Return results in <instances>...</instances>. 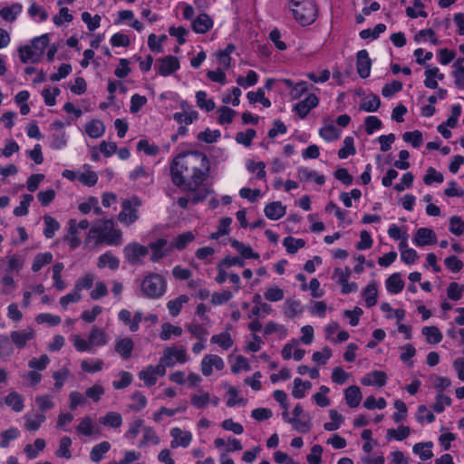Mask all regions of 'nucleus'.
<instances>
[{"label": "nucleus", "instance_id": "nucleus-27", "mask_svg": "<svg viewBox=\"0 0 464 464\" xmlns=\"http://www.w3.org/2000/svg\"><path fill=\"white\" fill-rule=\"evenodd\" d=\"M7 406L19 412L24 409V398L16 392H11L5 400Z\"/></svg>", "mask_w": 464, "mask_h": 464}, {"label": "nucleus", "instance_id": "nucleus-53", "mask_svg": "<svg viewBox=\"0 0 464 464\" xmlns=\"http://www.w3.org/2000/svg\"><path fill=\"white\" fill-rule=\"evenodd\" d=\"M264 333L266 335H270L274 333H278L280 338H285L287 334V331L284 325L278 324L273 321L268 322L265 325Z\"/></svg>", "mask_w": 464, "mask_h": 464}, {"label": "nucleus", "instance_id": "nucleus-46", "mask_svg": "<svg viewBox=\"0 0 464 464\" xmlns=\"http://www.w3.org/2000/svg\"><path fill=\"white\" fill-rule=\"evenodd\" d=\"M148 443H152L154 445H158L160 443V437L157 435L156 431L150 427L143 428V439L140 442V447H143Z\"/></svg>", "mask_w": 464, "mask_h": 464}, {"label": "nucleus", "instance_id": "nucleus-10", "mask_svg": "<svg viewBox=\"0 0 464 464\" xmlns=\"http://www.w3.org/2000/svg\"><path fill=\"white\" fill-rule=\"evenodd\" d=\"M224 365L223 360L218 355L207 354L201 362V371L205 376H209L213 372L212 367L220 371L224 368Z\"/></svg>", "mask_w": 464, "mask_h": 464}, {"label": "nucleus", "instance_id": "nucleus-60", "mask_svg": "<svg viewBox=\"0 0 464 464\" xmlns=\"http://www.w3.org/2000/svg\"><path fill=\"white\" fill-rule=\"evenodd\" d=\"M450 231L456 235L460 236L464 233V221L458 216H453L450 219Z\"/></svg>", "mask_w": 464, "mask_h": 464}, {"label": "nucleus", "instance_id": "nucleus-31", "mask_svg": "<svg viewBox=\"0 0 464 464\" xmlns=\"http://www.w3.org/2000/svg\"><path fill=\"white\" fill-rule=\"evenodd\" d=\"M189 300L188 296L186 295H179V297L170 300L167 303V307L173 316H177L181 309L184 304L188 303Z\"/></svg>", "mask_w": 464, "mask_h": 464}, {"label": "nucleus", "instance_id": "nucleus-12", "mask_svg": "<svg viewBox=\"0 0 464 464\" xmlns=\"http://www.w3.org/2000/svg\"><path fill=\"white\" fill-rule=\"evenodd\" d=\"M356 68L357 72L362 78H367L370 75L372 61L369 58L366 50H361L357 53Z\"/></svg>", "mask_w": 464, "mask_h": 464}, {"label": "nucleus", "instance_id": "nucleus-9", "mask_svg": "<svg viewBox=\"0 0 464 464\" xmlns=\"http://www.w3.org/2000/svg\"><path fill=\"white\" fill-rule=\"evenodd\" d=\"M34 331L31 327L23 330L13 331L10 334V339L14 345L18 349H23L28 341L34 338Z\"/></svg>", "mask_w": 464, "mask_h": 464}, {"label": "nucleus", "instance_id": "nucleus-39", "mask_svg": "<svg viewBox=\"0 0 464 464\" xmlns=\"http://www.w3.org/2000/svg\"><path fill=\"white\" fill-rule=\"evenodd\" d=\"M194 239H195V236L192 232H186V233L180 234L171 243L170 249L172 247H174L179 250H183L184 248H186L188 244L192 242Z\"/></svg>", "mask_w": 464, "mask_h": 464}, {"label": "nucleus", "instance_id": "nucleus-5", "mask_svg": "<svg viewBox=\"0 0 464 464\" xmlns=\"http://www.w3.org/2000/svg\"><path fill=\"white\" fill-rule=\"evenodd\" d=\"M140 287L146 297L159 298L165 293L167 283L160 275L150 274L142 280Z\"/></svg>", "mask_w": 464, "mask_h": 464}, {"label": "nucleus", "instance_id": "nucleus-63", "mask_svg": "<svg viewBox=\"0 0 464 464\" xmlns=\"http://www.w3.org/2000/svg\"><path fill=\"white\" fill-rule=\"evenodd\" d=\"M256 132L254 129H248L245 132H238L236 136V140L247 147L250 146L252 140L256 137Z\"/></svg>", "mask_w": 464, "mask_h": 464}, {"label": "nucleus", "instance_id": "nucleus-36", "mask_svg": "<svg viewBox=\"0 0 464 464\" xmlns=\"http://www.w3.org/2000/svg\"><path fill=\"white\" fill-rule=\"evenodd\" d=\"M283 245L286 248V251L289 254H295L298 251V249L304 246L305 242L302 238H295L293 237H286L283 240Z\"/></svg>", "mask_w": 464, "mask_h": 464}, {"label": "nucleus", "instance_id": "nucleus-23", "mask_svg": "<svg viewBox=\"0 0 464 464\" xmlns=\"http://www.w3.org/2000/svg\"><path fill=\"white\" fill-rule=\"evenodd\" d=\"M291 424L298 432L307 433L311 430V417L306 414L298 418H292Z\"/></svg>", "mask_w": 464, "mask_h": 464}, {"label": "nucleus", "instance_id": "nucleus-20", "mask_svg": "<svg viewBox=\"0 0 464 464\" xmlns=\"http://www.w3.org/2000/svg\"><path fill=\"white\" fill-rule=\"evenodd\" d=\"M345 401L346 403L352 407H357L362 401V392L358 386H350L345 390Z\"/></svg>", "mask_w": 464, "mask_h": 464}, {"label": "nucleus", "instance_id": "nucleus-3", "mask_svg": "<svg viewBox=\"0 0 464 464\" xmlns=\"http://www.w3.org/2000/svg\"><path fill=\"white\" fill-rule=\"evenodd\" d=\"M291 11L303 26L313 24L317 17V6L314 0H291Z\"/></svg>", "mask_w": 464, "mask_h": 464}, {"label": "nucleus", "instance_id": "nucleus-62", "mask_svg": "<svg viewBox=\"0 0 464 464\" xmlns=\"http://www.w3.org/2000/svg\"><path fill=\"white\" fill-rule=\"evenodd\" d=\"M464 286H460L458 283L452 282L449 285L447 294L450 299L458 301L462 297Z\"/></svg>", "mask_w": 464, "mask_h": 464}, {"label": "nucleus", "instance_id": "nucleus-24", "mask_svg": "<svg viewBox=\"0 0 464 464\" xmlns=\"http://www.w3.org/2000/svg\"><path fill=\"white\" fill-rule=\"evenodd\" d=\"M381 105V100L376 94H370L362 100L360 109L365 111H376Z\"/></svg>", "mask_w": 464, "mask_h": 464}, {"label": "nucleus", "instance_id": "nucleus-4", "mask_svg": "<svg viewBox=\"0 0 464 464\" xmlns=\"http://www.w3.org/2000/svg\"><path fill=\"white\" fill-rule=\"evenodd\" d=\"M49 44L47 34L36 37L32 41L31 45L21 46L18 49L19 58L22 63H37L40 61L45 48Z\"/></svg>", "mask_w": 464, "mask_h": 464}, {"label": "nucleus", "instance_id": "nucleus-34", "mask_svg": "<svg viewBox=\"0 0 464 464\" xmlns=\"http://www.w3.org/2000/svg\"><path fill=\"white\" fill-rule=\"evenodd\" d=\"M72 445V440L70 437L64 436L60 440L59 448L55 451V455L58 458H64L70 459L72 458V452L70 447Z\"/></svg>", "mask_w": 464, "mask_h": 464}, {"label": "nucleus", "instance_id": "nucleus-29", "mask_svg": "<svg viewBox=\"0 0 464 464\" xmlns=\"http://www.w3.org/2000/svg\"><path fill=\"white\" fill-rule=\"evenodd\" d=\"M105 130L103 123L99 120H93L85 125V131L91 138L101 137Z\"/></svg>", "mask_w": 464, "mask_h": 464}, {"label": "nucleus", "instance_id": "nucleus-52", "mask_svg": "<svg viewBox=\"0 0 464 464\" xmlns=\"http://www.w3.org/2000/svg\"><path fill=\"white\" fill-rule=\"evenodd\" d=\"M130 178L133 180L143 179L145 184H150L152 182V178L149 171L143 167H137L130 175Z\"/></svg>", "mask_w": 464, "mask_h": 464}, {"label": "nucleus", "instance_id": "nucleus-55", "mask_svg": "<svg viewBox=\"0 0 464 464\" xmlns=\"http://www.w3.org/2000/svg\"><path fill=\"white\" fill-rule=\"evenodd\" d=\"M410 428L408 426H400L397 430L389 429L387 430V436L389 439H395L397 440H402L410 435Z\"/></svg>", "mask_w": 464, "mask_h": 464}, {"label": "nucleus", "instance_id": "nucleus-48", "mask_svg": "<svg viewBox=\"0 0 464 464\" xmlns=\"http://www.w3.org/2000/svg\"><path fill=\"white\" fill-rule=\"evenodd\" d=\"M402 139L405 142H410L414 148H419L423 143L422 133L420 130L407 131Z\"/></svg>", "mask_w": 464, "mask_h": 464}, {"label": "nucleus", "instance_id": "nucleus-51", "mask_svg": "<svg viewBox=\"0 0 464 464\" xmlns=\"http://www.w3.org/2000/svg\"><path fill=\"white\" fill-rule=\"evenodd\" d=\"M320 136L325 140L332 141L340 137V130L334 125H327L320 130Z\"/></svg>", "mask_w": 464, "mask_h": 464}, {"label": "nucleus", "instance_id": "nucleus-7", "mask_svg": "<svg viewBox=\"0 0 464 464\" xmlns=\"http://www.w3.org/2000/svg\"><path fill=\"white\" fill-rule=\"evenodd\" d=\"M123 254L126 261L133 266L141 263L142 258L149 254V250L147 246L130 243L124 246Z\"/></svg>", "mask_w": 464, "mask_h": 464}, {"label": "nucleus", "instance_id": "nucleus-57", "mask_svg": "<svg viewBox=\"0 0 464 464\" xmlns=\"http://www.w3.org/2000/svg\"><path fill=\"white\" fill-rule=\"evenodd\" d=\"M14 352L12 340L7 336L0 337V357H9Z\"/></svg>", "mask_w": 464, "mask_h": 464}, {"label": "nucleus", "instance_id": "nucleus-37", "mask_svg": "<svg viewBox=\"0 0 464 464\" xmlns=\"http://www.w3.org/2000/svg\"><path fill=\"white\" fill-rule=\"evenodd\" d=\"M198 117V113L196 111H184L181 112H176L173 114V119L182 124H191Z\"/></svg>", "mask_w": 464, "mask_h": 464}, {"label": "nucleus", "instance_id": "nucleus-33", "mask_svg": "<svg viewBox=\"0 0 464 464\" xmlns=\"http://www.w3.org/2000/svg\"><path fill=\"white\" fill-rule=\"evenodd\" d=\"M231 246L234 248H236L244 258H252V259L259 258V255L257 253H255L250 246H246L245 244H243L236 239L231 240Z\"/></svg>", "mask_w": 464, "mask_h": 464}, {"label": "nucleus", "instance_id": "nucleus-14", "mask_svg": "<svg viewBox=\"0 0 464 464\" xmlns=\"http://www.w3.org/2000/svg\"><path fill=\"white\" fill-rule=\"evenodd\" d=\"M182 188L188 192L189 201L194 205L204 201L208 195V189L206 188H201V185H197L194 187L191 185H186L183 186Z\"/></svg>", "mask_w": 464, "mask_h": 464}, {"label": "nucleus", "instance_id": "nucleus-6", "mask_svg": "<svg viewBox=\"0 0 464 464\" xmlns=\"http://www.w3.org/2000/svg\"><path fill=\"white\" fill-rule=\"evenodd\" d=\"M140 204L141 202L138 198L123 200L122 210L120 212L118 219L126 226L134 223L139 218L137 208Z\"/></svg>", "mask_w": 464, "mask_h": 464}, {"label": "nucleus", "instance_id": "nucleus-1", "mask_svg": "<svg viewBox=\"0 0 464 464\" xmlns=\"http://www.w3.org/2000/svg\"><path fill=\"white\" fill-rule=\"evenodd\" d=\"M209 168V160L202 152L180 154L170 164L171 180L179 188L202 185L208 176Z\"/></svg>", "mask_w": 464, "mask_h": 464}, {"label": "nucleus", "instance_id": "nucleus-47", "mask_svg": "<svg viewBox=\"0 0 464 464\" xmlns=\"http://www.w3.org/2000/svg\"><path fill=\"white\" fill-rule=\"evenodd\" d=\"M24 419L26 420L25 429L29 431L37 430L46 420L45 415L40 413L36 414L33 419L28 416H24Z\"/></svg>", "mask_w": 464, "mask_h": 464}, {"label": "nucleus", "instance_id": "nucleus-16", "mask_svg": "<svg viewBox=\"0 0 464 464\" xmlns=\"http://www.w3.org/2000/svg\"><path fill=\"white\" fill-rule=\"evenodd\" d=\"M437 242L436 234L432 229L421 227L416 232L414 243L417 246H422L426 245L435 244Z\"/></svg>", "mask_w": 464, "mask_h": 464}, {"label": "nucleus", "instance_id": "nucleus-22", "mask_svg": "<svg viewBox=\"0 0 464 464\" xmlns=\"http://www.w3.org/2000/svg\"><path fill=\"white\" fill-rule=\"evenodd\" d=\"M99 422L111 428H119L122 424V417L119 412L109 411L99 419Z\"/></svg>", "mask_w": 464, "mask_h": 464}, {"label": "nucleus", "instance_id": "nucleus-17", "mask_svg": "<svg viewBox=\"0 0 464 464\" xmlns=\"http://www.w3.org/2000/svg\"><path fill=\"white\" fill-rule=\"evenodd\" d=\"M191 26L197 34H205L213 26V21L208 14L203 13L192 21Z\"/></svg>", "mask_w": 464, "mask_h": 464}, {"label": "nucleus", "instance_id": "nucleus-44", "mask_svg": "<svg viewBox=\"0 0 464 464\" xmlns=\"http://www.w3.org/2000/svg\"><path fill=\"white\" fill-rule=\"evenodd\" d=\"M34 197L31 194H24L22 196V200L19 206L14 209V214L16 217H23L28 214V208L33 201Z\"/></svg>", "mask_w": 464, "mask_h": 464}, {"label": "nucleus", "instance_id": "nucleus-59", "mask_svg": "<svg viewBox=\"0 0 464 464\" xmlns=\"http://www.w3.org/2000/svg\"><path fill=\"white\" fill-rule=\"evenodd\" d=\"M19 435V430L16 428H10L1 433L2 440L0 441L1 448H6L10 440H15Z\"/></svg>", "mask_w": 464, "mask_h": 464}, {"label": "nucleus", "instance_id": "nucleus-2", "mask_svg": "<svg viewBox=\"0 0 464 464\" xmlns=\"http://www.w3.org/2000/svg\"><path fill=\"white\" fill-rule=\"evenodd\" d=\"M94 240L95 245L105 243L110 246H119L122 241V233L120 229L114 228L111 219L97 221L89 230L85 238V244Z\"/></svg>", "mask_w": 464, "mask_h": 464}, {"label": "nucleus", "instance_id": "nucleus-54", "mask_svg": "<svg viewBox=\"0 0 464 464\" xmlns=\"http://www.w3.org/2000/svg\"><path fill=\"white\" fill-rule=\"evenodd\" d=\"M78 433L84 436H91L93 433L92 420L89 416L84 417L76 427Z\"/></svg>", "mask_w": 464, "mask_h": 464}, {"label": "nucleus", "instance_id": "nucleus-18", "mask_svg": "<svg viewBox=\"0 0 464 464\" xmlns=\"http://www.w3.org/2000/svg\"><path fill=\"white\" fill-rule=\"evenodd\" d=\"M265 215L271 220H277L285 214V207L280 201L267 204L264 209Z\"/></svg>", "mask_w": 464, "mask_h": 464}, {"label": "nucleus", "instance_id": "nucleus-50", "mask_svg": "<svg viewBox=\"0 0 464 464\" xmlns=\"http://www.w3.org/2000/svg\"><path fill=\"white\" fill-rule=\"evenodd\" d=\"M211 343L218 344L225 350L230 348L233 344V341L228 333L225 332L220 334H216L211 337Z\"/></svg>", "mask_w": 464, "mask_h": 464}, {"label": "nucleus", "instance_id": "nucleus-19", "mask_svg": "<svg viewBox=\"0 0 464 464\" xmlns=\"http://www.w3.org/2000/svg\"><path fill=\"white\" fill-rule=\"evenodd\" d=\"M134 343L130 338H122L116 342L115 351L125 360L131 356Z\"/></svg>", "mask_w": 464, "mask_h": 464}, {"label": "nucleus", "instance_id": "nucleus-42", "mask_svg": "<svg viewBox=\"0 0 464 464\" xmlns=\"http://www.w3.org/2000/svg\"><path fill=\"white\" fill-rule=\"evenodd\" d=\"M363 297L367 307H372L377 303V287L376 284H369L363 291Z\"/></svg>", "mask_w": 464, "mask_h": 464}, {"label": "nucleus", "instance_id": "nucleus-13", "mask_svg": "<svg viewBox=\"0 0 464 464\" xmlns=\"http://www.w3.org/2000/svg\"><path fill=\"white\" fill-rule=\"evenodd\" d=\"M158 62V72L162 76H168L179 68V60L172 55H168L162 59H159Z\"/></svg>", "mask_w": 464, "mask_h": 464}, {"label": "nucleus", "instance_id": "nucleus-15", "mask_svg": "<svg viewBox=\"0 0 464 464\" xmlns=\"http://www.w3.org/2000/svg\"><path fill=\"white\" fill-rule=\"evenodd\" d=\"M318 98L315 94H309L304 100L295 106V110L301 118H304L312 109L318 105Z\"/></svg>", "mask_w": 464, "mask_h": 464}, {"label": "nucleus", "instance_id": "nucleus-49", "mask_svg": "<svg viewBox=\"0 0 464 464\" xmlns=\"http://www.w3.org/2000/svg\"><path fill=\"white\" fill-rule=\"evenodd\" d=\"M232 222L230 218H222L219 221L218 230L210 235L211 239H218V237L228 234L229 226Z\"/></svg>", "mask_w": 464, "mask_h": 464}, {"label": "nucleus", "instance_id": "nucleus-28", "mask_svg": "<svg viewBox=\"0 0 464 464\" xmlns=\"http://www.w3.org/2000/svg\"><path fill=\"white\" fill-rule=\"evenodd\" d=\"M426 340L430 344L439 343L442 340V334L437 326H425L421 330Z\"/></svg>", "mask_w": 464, "mask_h": 464}, {"label": "nucleus", "instance_id": "nucleus-61", "mask_svg": "<svg viewBox=\"0 0 464 464\" xmlns=\"http://www.w3.org/2000/svg\"><path fill=\"white\" fill-rule=\"evenodd\" d=\"M187 329L199 341H205V336L208 334V330L198 324H189L187 325Z\"/></svg>", "mask_w": 464, "mask_h": 464}, {"label": "nucleus", "instance_id": "nucleus-21", "mask_svg": "<svg viewBox=\"0 0 464 464\" xmlns=\"http://www.w3.org/2000/svg\"><path fill=\"white\" fill-rule=\"evenodd\" d=\"M64 240L69 243L72 249H75L81 245V239L77 236V222L75 219H70L68 235L64 237Z\"/></svg>", "mask_w": 464, "mask_h": 464}, {"label": "nucleus", "instance_id": "nucleus-11", "mask_svg": "<svg viewBox=\"0 0 464 464\" xmlns=\"http://www.w3.org/2000/svg\"><path fill=\"white\" fill-rule=\"evenodd\" d=\"M168 241L165 238H160L154 242H150L149 244L148 250L150 249L152 251V255L150 256V260L152 262H158L161 258H163L169 251H170V247L167 248Z\"/></svg>", "mask_w": 464, "mask_h": 464}, {"label": "nucleus", "instance_id": "nucleus-43", "mask_svg": "<svg viewBox=\"0 0 464 464\" xmlns=\"http://www.w3.org/2000/svg\"><path fill=\"white\" fill-rule=\"evenodd\" d=\"M53 261V255L50 252L37 254L32 265V270L38 272L41 268Z\"/></svg>", "mask_w": 464, "mask_h": 464}, {"label": "nucleus", "instance_id": "nucleus-58", "mask_svg": "<svg viewBox=\"0 0 464 464\" xmlns=\"http://www.w3.org/2000/svg\"><path fill=\"white\" fill-rule=\"evenodd\" d=\"M300 303L295 300H286L285 303V314L293 318L301 313Z\"/></svg>", "mask_w": 464, "mask_h": 464}, {"label": "nucleus", "instance_id": "nucleus-56", "mask_svg": "<svg viewBox=\"0 0 464 464\" xmlns=\"http://www.w3.org/2000/svg\"><path fill=\"white\" fill-rule=\"evenodd\" d=\"M343 144L344 146L338 151V157L340 159H346L349 155L355 154L353 139L352 137H346L343 140Z\"/></svg>", "mask_w": 464, "mask_h": 464}, {"label": "nucleus", "instance_id": "nucleus-64", "mask_svg": "<svg viewBox=\"0 0 464 464\" xmlns=\"http://www.w3.org/2000/svg\"><path fill=\"white\" fill-rule=\"evenodd\" d=\"M453 76L455 78V84L457 87L464 89V66L462 64L454 63Z\"/></svg>", "mask_w": 464, "mask_h": 464}, {"label": "nucleus", "instance_id": "nucleus-40", "mask_svg": "<svg viewBox=\"0 0 464 464\" xmlns=\"http://www.w3.org/2000/svg\"><path fill=\"white\" fill-rule=\"evenodd\" d=\"M89 342L92 346L104 345L107 342L105 333L98 327L93 326L89 334Z\"/></svg>", "mask_w": 464, "mask_h": 464}, {"label": "nucleus", "instance_id": "nucleus-32", "mask_svg": "<svg viewBox=\"0 0 464 464\" xmlns=\"http://www.w3.org/2000/svg\"><path fill=\"white\" fill-rule=\"evenodd\" d=\"M106 266L111 270H116L120 266V260L111 253H105L99 257L98 267L103 268Z\"/></svg>", "mask_w": 464, "mask_h": 464}, {"label": "nucleus", "instance_id": "nucleus-30", "mask_svg": "<svg viewBox=\"0 0 464 464\" xmlns=\"http://www.w3.org/2000/svg\"><path fill=\"white\" fill-rule=\"evenodd\" d=\"M431 447L432 442H419L413 446L412 450L415 454H418L420 456V459L421 460H428L433 457V453L430 450Z\"/></svg>", "mask_w": 464, "mask_h": 464}, {"label": "nucleus", "instance_id": "nucleus-26", "mask_svg": "<svg viewBox=\"0 0 464 464\" xmlns=\"http://www.w3.org/2000/svg\"><path fill=\"white\" fill-rule=\"evenodd\" d=\"M111 449V444L108 441H102L95 445L91 452L90 458L93 462H99L103 459V455L107 453Z\"/></svg>", "mask_w": 464, "mask_h": 464}, {"label": "nucleus", "instance_id": "nucleus-35", "mask_svg": "<svg viewBox=\"0 0 464 464\" xmlns=\"http://www.w3.org/2000/svg\"><path fill=\"white\" fill-rule=\"evenodd\" d=\"M180 336L182 334V328L179 326L172 325L169 323H164L161 325V333L160 337L163 341L170 339L171 335Z\"/></svg>", "mask_w": 464, "mask_h": 464}, {"label": "nucleus", "instance_id": "nucleus-25", "mask_svg": "<svg viewBox=\"0 0 464 464\" xmlns=\"http://www.w3.org/2000/svg\"><path fill=\"white\" fill-rule=\"evenodd\" d=\"M386 287L387 290L392 294L401 292L404 287V282L401 278V275L399 273H395L389 276L386 280Z\"/></svg>", "mask_w": 464, "mask_h": 464}, {"label": "nucleus", "instance_id": "nucleus-45", "mask_svg": "<svg viewBox=\"0 0 464 464\" xmlns=\"http://www.w3.org/2000/svg\"><path fill=\"white\" fill-rule=\"evenodd\" d=\"M45 447V440L44 439H36L34 446L27 444L24 447V452L27 454L29 459H34L38 455L39 451H42Z\"/></svg>", "mask_w": 464, "mask_h": 464}, {"label": "nucleus", "instance_id": "nucleus-41", "mask_svg": "<svg viewBox=\"0 0 464 464\" xmlns=\"http://www.w3.org/2000/svg\"><path fill=\"white\" fill-rule=\"evenodd\" d=\"M197 105L207 111H211L215 109V102L212 99H207V92L198 91L196 93Z\"/></svg>", "mask_w": 464, "mask_h": 464}, {"label": "nucleus", "instance_id": "nucleus-8", "mask_svg": "<svg viewBox=\"0 0 464 464\" xmlns=\"http://www.w3.org/2000/svg\"><path fill=\"white\" fill-rule=\"evenodd\" d=\"M170 436L172 437V440L170 441V447L172 449H176L178 447L187 448L192 440V434L190 431L183 430L178 427L170 430Z\"/></svg>", "mask_w": 464, "mask_h": 464}, {"label": "nucleus", "instance_id": "nucleus-38", "mask_svg": "<svg viewBox=\"0 0 464 464\" xmlns=\"http://www.w3.org/2000/svg\"><path fill=\"white\" fill-rule=\"evenodd\" d=\"M44 221L45 225L44 235L46 238H53L55 232L60 228L59 222L49 215L44 217Z\"/></svg>", "mask_w": 464, "mask_h": 464}]
</instances>
